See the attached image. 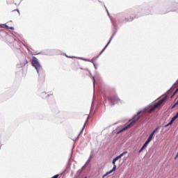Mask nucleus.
Segmentation results:
<instances>
[{
    "instance_id": "nucleus-1",
    "label": "nucleus",
    "mask_w": 178,
    "mask_h": 178,
    "mask_svg": "<svg viewBox=\"0 0 178 178\" xmlns=\"http://www.w3.org/2000/svg\"><path fill=\"white\" fill-rule=\"evenodd\" d=\"M126 154H127V151H124L123 153L120 154L119 156H118L115 159H113V169L107 172L106 174H104L102 176V178L106 177V176L111 175V173H113V172H115V170H116V161H119V159H120V158H122V156H123V155H126Z\"/></svg>"
},
{
    "instance_id": "nucleus-2",
    "label": "nucleus",
    "mask_w": 178,
    "mask_h": 178,
    "mask_svg": "<svg viewBox=\"0 0 178 178\" xmlns=\"http://www.w3.org/2000/svg\"><path fill=\"white\" fill-rule=\"evenodd\" d=\"M166 99H168V96H165L161 100H159L158 102H156L154 105V106L149 110V113H152V112H154L156 109V108H159V106H161V105H162L163 102H164Z\"/></svg>"
},
{
    "instance_id": "nucleus-3",
    "label": "nucleus",
    "mask_w": 178,
    "mask_h": 178,
    "mask_svg": "<svg viewBox=\"0 0 178 178\" xmlns=\"http://www.w3.org/2000/svg\"><path fill=\"white\" fill-rule=\"evenodd\" d=\"M31 65L35 67V70L38 73L40 72V70H41V64H40V62L38 61V59L33 56L31 61Z\"/></svg>"
},
{
    "instance_id": "nucleus-4",
    "label": "nucleus",
    "mask_w": 178,
    "mask_h": 178,
    "mask_svg": "<svg viewBox=\"0 0 178 178\" xmlns=\"http://www.w3.org/2000/svg\"><path fill=\"white\" fill-rule=\"evenodd\" d=\"M108 100L109 101L111 106H113L115 104H119V102H120V99H119L118 96L108 97Z\"/></svg>"
},
{
    "instance_id": "nucleus-5",
    "label": "nucleus",
    "mask_w": 178,
    "mask_h": 178,
    "mask_svg": "<svg viewBox=\"0 0 178 178\" xmlns=\"http://www.w3.org/2000/svg\"><path fill=\"white\" fill-rule=\"evenodd\" d=\"M139 119H140V116L136 115L135 118H133L132 121L127 126L124 127L122 129H121L120 132L122 133V131H124V130H127L129 127L132 126V124H134L136 122H138Z\"/></svg>"
},
{
    "instance_id": "nucleus-6",
    "label": "nucleus",
    "mask_w": 178,
    "mask_h": 178,
    "mask_svg": "<svg viewBox=\"0 0 178 178\" xmlns=\"http://www.w3.org/2000/svg\"><path fill=\"white\" fill-rule=\"evenodd\" d=\"M4 27H6V29H9L10 30H15V28H13V26H8V25L0 24V29H3Z\"/></svg>"
},
{
    "instance_id": "nucleus-7",
    "label": "nucleus",
    "mask_w": 178,
    "mask_h": 178,
    "mask_svg": "<svg viewBox=\"0 0 178 178\" xmlns=\"http://www.w3.org/2000/svg\"><path fill=\"white\" fill-rule=\"evenodd\" d=\"M112 38H113V37H111L109 42L107 43V44L105 46V47L102 49V51H101L100 54H102V52H104V51H105V49H106V48L108 47V45H109V44H111V42L112 41Z\"/></svg>"
},
{
    "instance_id": "nucleus-8",
    "label": "nucleus",
    "mask_w": 178,
    "mask_h": 178,
    "mask_svg": "<svg viewBox=\"0 0 178 178\" xmlns=\"http://www.w3.org/2000/svg\"><path fill=\"white\" fill-rule=\"evenodd\" d=\"M153 138H154V133H152L146 141H147L148 143H151Z\"/></svg>"
},
{
    "instance_id": "nucleus-9",
    "label": "nucleus",
    "mask_w": 178,
    "mask_h": 178,
    "mask_svg": "<svg viewBox=\"0 0 178 178\" xmlns=\"http://www.w3.org/2000/svg\"><path fill=\"white\" fill-rule=\"evenodd\" d=\"M149 144V142L146 141L145 143V144L143 145V147L145 148V149L147 148V147H148Z\"/></svg>"
},
{
    "instance_id": "nucleus-10",
    "label": "nucleus",
    "mask_w": 178,
    "mask_h": 178,
    "mask_svg": "<svg viewBox=\"0 0 178 178\" xmlns=\"http://www.w3.org/2000/svg\"><path fill=\"white\" fill-rule=\"evenodd\" d=\"M171 124H173V121H172V120L168 124L165 125V127H168V126H170Z\"/></svg>"
},
{
    "instance_id": "nucleus-11",
    "label": "nucleus",
    "mask_w": 178,
    "mask_h": 178,
    "mask_svg": "<svg viewBox=\"0 0 178 178\" xmlns=\"http://www.w3.org/2000/svg\"><path fill=\"white\" fill-rule=\"evenodd\" d=\"M158 129L159 127H157L152 133H153V135L155 134V133H156V131H158Z\"/></svg>"
},
{
    "instance_id": "nucleus-12",
    "label": "nucleus",
    "mask_w": 178,
    "mask_h": 178,
    "mask_svg": "<svg viewBox=\"0 0 178 178\" xmlns=\"http://www.w3.org/2000/svg\"><path fill=\"white\" fill-rule=\"evenodd\" d=\"M176 119H177V117H176L175 115L171 119L172 121L175 122V120H176Z\"/></svg>"
},
{
    "instance_id": "nucleus-13",
    "label": "nucleus",
    "mask_w": 178,
    "mask_h": 178,
    "mask_svg": "<svg viewBox=\"0 0 178 178\" xmlns=\"http://www.w3.org/2000/svg\"><path fill=\"white\" fill-rule=\"evenodd\" d=\"M145 148L143 147H142L140 148V149L139 150V152H143V151H144Z\"/></svg>"
},
{
    "instance_id": "nucleus-14",
    "label": "nucleus",
    "mask_w": 178,
    "mask_h": 178,
    "mask_svg": "<svg viewBox=\"0 0 178 178\" xmlns=\"http://www.w3.org/2000/svg\"><path fill=\"white\" fill-rule=\"evenodd\" d=\"M177 104H176V103H175V104L172 106V109H173V108H175V106H176Z\"/></svg>"
},
{
    "instance_id": "nucleus-15",
    "label": "nucleus",
    "mask_w": 178,
    "mask_h": 178,
    "mask_svg": "<svg viewBox=\"0 0 178 178\" xmlns=\"http://www.w3.org/2000/svg\"><path fill=\"white\" fill-rule=\"evenodd\" d=\"M93 83H94V86H95V78L93 77Z\"/></svg>"
},
{
    "instance_id": "nucleus-16",
    "label": "nucleus",
    "mask_w": 178,
    "mask_h": 178,
    "mask_svg": "<svg viewBox=\"0 0 178 178\" xmlns=\"http://www.w3.org/2000/svg\"><path fill=\"white\" fill-rule=\"evenodd\" d=\"M17 12L19 13V10H14L13 12Z\"/></svg>"
},
{
    "instance_id": "nucleus-17",
    "label": "nucleus",
    "mask_w": 178,
    "mask_h": 178,
    "mask_svg": "<svg viewBox=\"0 0 178 178\" xmlns=\"http://www.w3.org/2000/svg\"><path fill=\"white\" fill-rule=\"evenodd\" d=\"M84 127H86V124L83 125V130H84Z\"/></svg>"
},
{
    "instance_id": "nucleus-18",
    "label": "nucleus",
    "mask_w": 178,
    "mask_h": 178,
    "mask_svg": "<svg viewBox=\"0 0 178 178\" xmlns=\"http://www.w3.org/2000/svg\"><path fill=\"white\" fill-rule=\"evenodd\" d=\"M175 105H178V100H177V102L175 103Z\"/></svg>"
}]
</instances>
